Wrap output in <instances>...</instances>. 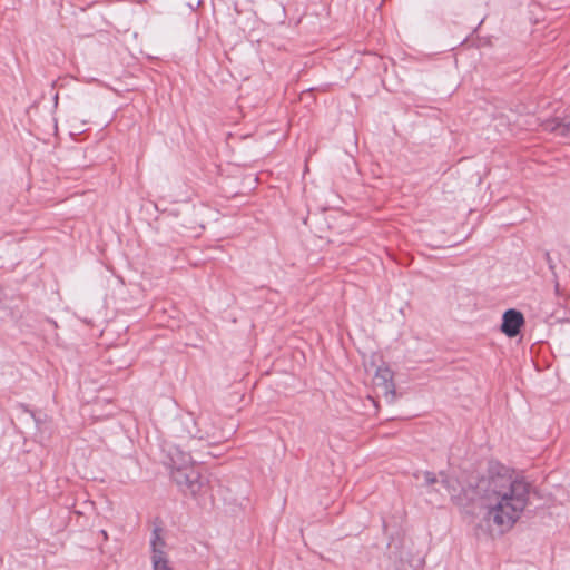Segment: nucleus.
<instances>
[{
    "label": "nucleus",
    "instance_id": "11",
    "mask_svg": "<svg viewBox=\"0 0 570 570\" xmlns=\"http://www.w3.org/2000/svg\"><path fill=\"white\" fill-rule=\"evenodd\" d=\"M544 256H546V259H547V262H548V264H549V268L553 272V269H554V265H553V263H552V259H551V257H550V254L547 252Z\"/></svg>",
    "mask_w": 570,
    "mask_h": 570
},
{
    "label": "nucleus",
    "instance_id": "3",
    "mask_svg": "<svg viewBox=\"0 0 570 570\" xmlns=\"http://www.w3.org/2000/svg\"><path fill=\"white\" fill-rule=\"evenodd\" d=\"M166 541L161 537V529L155 527L150 537V559L153 570H173L169 566L166 552Z\"/></svg>",
    "mask_w": 570,
    "mask_h": 570
},
{
    "label": "nucleus",
    "instance_id": "6",
    "mask_svg": "<svg viewBox=\"0 0 570 570\" xmlns=\"http://www.w3.org/2000/svg\"><path fill=\"white\" fill-rule=\"evenodd\" d=\"M21 409L23 413L33 421L35 426L41 436H49L51 434L52 430L48 424V415L46 413L35 412L23 404L21 405Z\"/></svg>",
    "mask_w": 570,
    "mask_h": 570
},
{
    "label": "nucleus",
    "instance_id": "2",
    "mask_svg": "<svg viewBox=\"0 0 570 570\" xmlns=\"http://www.w3.org/2000/svg\"><path fill=\"white\" fill-rule=\"evenodd\" d=\"M189 456L181 454L180 462H176L173 458L170 459V476L171 480L178 485L183 492H189L196 495L200 489V475L193 466L188 465Z\"/></svg>",
    "mask_w": 570,
    "mask_h": 570
},
{
    "label": "nucleus",
    "instance_id": "5",
    "mask_svg": "<svg viewBox=\"0 0 570 570\" xmlns=\"http://www.w3.org/2000/svg\"><path fill=\"white\" fill-rule=\"evenodd\" d=\"M542 128L561 137H570V117L547 119L542 122Z\"/></svg>",
    "mask_w": 570,
    "mask_h": 570
},
{
    "label": "nucleus",
    "instance_id": "1",
    "mask_svg": "<svg viewBox=\"0 0 570 570\" xmlns=\"http://www.w3.org/2000/svg\"><path fill=\"white\" fill-rule=\"evenodd\" d=\"M530 487L523 478H513L502 466L490 468L476 483L487 509L484 519L502 532L510 530L529 503Z\"/></svg>",
    "mask_w": 570,
    "mask_h": 570
},
{
    "label": "nucleus",
    "instance_id": "9",
    "mask_svg": "<svg viewBox=\"0 0 570 570\" xmlns=\"http://www.w3.org/2000/svg\"><path fill=\"white\" fill-rule=\"evenodd\" d=\"M424 480L426 485H432L438 481L436 475L430 471L424 472Z\"/></svg>",
    "mask_w": 570,
    "mask_h": 570
},
{
    "label": "nucleus",
    "instance_id": "10",
    "mask_svg": "<svg viewBox=\"0 0 570 570\" xmlns=\"http://www.w3.org/2000/svg\"><path fill=\"white\" fill-rule=\"evenodd\" d=\"M236 432V428L234 424L230 425L229 430L227 431V433L224 435V439H228L230 435H233L234 433Z\"/></svg>",
    "mask_w": 570,
    "mask_h": 570
},
{
    "label": "nucleus",
    "instance_id": "7",
    "mask_svg": "<svg viewBox=\"0 0 570 570\" xmlns=\"http://www.w3.org/2000/svg\"><path fill=\"white\" fill-rule=\"evenodd\" d=\"M377 376H381L384 380L385 383V394H391V400H394L395 397V390L394 384L392 382V373L385 368V370H379Z\"/></svg>",
    "mask_w": 570,
    "mask_h": 570
},
{
    "label": "nucleus",
    "instance_id": "4",
    "mask_svg": "<svg viewBox=\"0 0 570 570\" xmlns=\"http://www.w3.org/2000/svg\"><path fill=\"white\" fill-rule=\"evenodd\" d=\"M523 324V314L514 308H510L503 314L501 331L508 337H515L520 333Z\"/></svg>",
    "mask_w": 570,
    "mask_h": 570
},
{
    "label": "nucleus",
    "instance_id": "8",
    "mask_svg": "<svg viewBox=\"0 0 570 570\" xmlns=\"http://www.w3.org/2000/svg\"><path fill=\"white\" fill-rule=\"evenodd\" d=\"M441 483L449 491L450 495L452 498H454L455 497V492H456V489L453 485L454 480L451 479V478L445 476V478L442 479Z\"/></svg>",
    "mask_w": 570,
    "mask_h": 570
}]
</instances>
